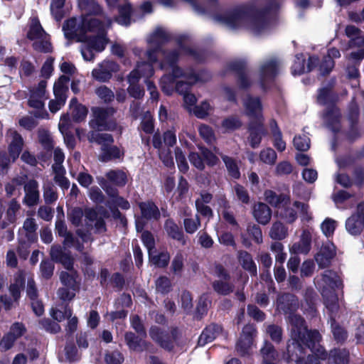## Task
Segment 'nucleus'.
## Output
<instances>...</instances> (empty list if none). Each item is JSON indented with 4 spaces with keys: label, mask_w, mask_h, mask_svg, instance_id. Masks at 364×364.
Segmentation results:
<instances>
[{
    "label": "nucleus",
    "mask_w": 364,
    "mask_h": 364,
    "mask_svg": "<svg viewBox=\"0 0 364 364\" xmlns=\"http://www.w3.org/2000/svg\"><path fill=\"white\" fill-rule=\"evenodd\" d=\"M88 137L90 141L100 144L102 146L101 149L105 146L112 144L114 142L112 136L107 133H98L92 131L90 132Z\"/></svg>",
    "instance_id": "obj_43"
},
{
    "label": "nucleus",
    "mask_w": 364,
    "mask_h": 364,
    "mask_svg": "<svg viewBox=\"0 0 364 364\" xmlns=\"http://www.w3.org/2000/svg\"><path fill=\"white\" fill-rule=\"evenodd\" d=\"M93 118L90 121L89 124L92 129L97 131L109 129L107 122L109 114L108 111L101 107L92 108Z\"/></svg>",
    "instance_id": "obj_22"
},
{
    "label": "nucleus",
    "mask_w": 364,
    "mask_h": 364,
    "mask_svg": "<svg viewBox=\"0 0 364 364\" xmlns=\"http://www.w3.org/2000/svg\"><path fill=\"white\" fill-rule=\"evenodd\" d=\"M243 105L245 113L251 118V121L264 120L262 105L259 97H254L248 95L243 100Z\"/></svg>",
    "instance_id": "obj_19"
},
{
    "label": "nucleus",
    "mask_w": 364,
    "mask_h": 364,
    "mask_svg": "<svg viewBox=\"0 0 364 364\" xmlns=\"http://www.w3.org/2000/svg\"><path fill=\"white\" fill-rule=\"evenodd\" d=\"M335 255L336 247L331 242L328 241L322 245L319 252L315 256V260L320 268H325L330 264Z\"/></svg>",
    "instance_id": "obj_24"
},
{
    "label": "nucleus",
    "mask_w": 364,
    "mask_h": 364,
    "mask_svg": "<svg viewBox=\"0 0 364 364\" xmlns=\"http://www.w3.org/2000/svg\"><path fill=\"white\" fill-rule=\"evenodd\" d=\"M364 227V202L358 205L357 213L346 221V229L352 235H359Z\"/></svg>",
    "instance_id": "obj_16"
},
{
    "label": "nucleus",
    "mask_w": 364,
    "mask_h": 364,
    "mask_svg": "<svg viewBox=\"0 0 364 364\" xmlns=\"http://www.w3.org/2000/svg\"><path fill=\"white\" fill-rule=\"evenodd\" d=\"M91 23L93 24L92 27L94 28L90 30V31L95 32L97 33V35L89 36H86V38L83 42H85L89 45L90 47H91L95 52H102L104 50L107 43L106 30L109 26H110L112 20L108 17L105 18L103 21L97 18L92 20Z\"/></svg>",
    "instance_id": "obj_9"
},
{
    "label": "nucleus",
    "mask_w": 364,
    "mask_h": 364,
    "mask_svg": "<svg viewBox=\"0 0 364 364\" xmlns=\"http://www.w3.org/2000/svg\"><path fill=\"white\" fill-rule=\"evenodd\" d=\"M222 331V327L218 324H210L207 326L200 334L198 345L204 346L208 343L212 342L219 335Z\"/></svg>",
    "instance_id": "obj_34"
},
{
    "label": "nucleus",
    "mask_w": 364,
    "mask_h": 364,
    "mask_svg": "<svg viewBox=\"0 0 364 364\" xmlns=\"http://www.w3.org/2000/svg\"><path fill=\"white\" fill-rule=\"evenodd\" d=\"M139 208L142 217L146 220H156L160 218L159 208L151 201L140 203Z\"/></svg>",
    "instance_id": "obj_38"
},
{
    "label": "nucleus",
    "mask_w": 364,
    "mask_h": 364,
    "mask_svg": "<svg viewBox=\"0 0 364 364\" xmlns=\"http://www.w3.org/2000/svg\"><path fill=\"white\" fill-rule=\"evenodd\" d=\"M107 179L118 186H124L127 181L126 173L121 170H112L106 173Z\"/></svg>",
    "instance_id": "obj_48"
},
{
    "label": "nucleus",
    "mask_w": 364,
    "mask_h": 364,
    "mask_svg": "<svg viewBox=\"0 0 364 364\" xmlns=\"http://www.w3.org/2000/svg\"><path fill=\"white\" fill-rule=\"evenodd\" d=\"M359 109L358 106L355 102H352L349 106L348 119L350 124V129L347 134V138L350 141L357 139L360 135V130L358 127V118Z\"/></svg>",
    "instance_id": "obj_21"
},
{
    "label": "nucleus",
    "mask_w": 364,
    "mask_h": 364,
    "mask_svg": "<svg viewBox=\"0 0 364 364\" xmlns=\"http://www.w3.org/2000/svg\"><path fill=\"white\" fill-rule=\"evenodd\" d=\"M151 261L159 267H165L168 265L170 260V255L168 252H161L156 255H149Z\"/></svg>",
    "instance_id": "obj_53"
},
{
    "label": "nucleus",
    "mask_w": 364,
    "mask_h": 364,
    "mask_svg": "<svg viewBox=\"0 0 364 364\" xmlns=\"http://www.w3.org/2000/svg\"><path fill=\"white\" fill-rule=\"evenodd\" d=\"M47 81L41 80L36 86L30 89L28 105L36 109L33 115L37 118H45L48 114L45 109V100L48 99L46 95Z\"/></svg>",
    "instance_id": "obj_11"
},
{
    "label": "nucleus",
    "mask_w": 364,
    "mask_h": 364,
    "mask_svg": "<svg viewBox=\"0 0 364 364\" xmlns=\"http://www.w3.org/2000/svg\"><path fill=\"white\" fill-rule=\"evenodd\" d=\"M121 156L122 153L120 149L117 146L111 144L105 146L102 149L100 160L103 162H107L112 159H119Z\"/></svg>",
    "instance_id": "obj_47"
},
{
    "label": "nucleus",
    "mask_w": 364,
    "mask_h": 364,
    "mask_svg": "<svg viewBox=\"0 0 364 364\" xmlns=\"http://www.w3.org/2000/svg\"><path fill=\"white\" fill-rule=\"evenodd\" d=\"M156 291L162 294L168 293L171 289L170 279L165 276L160 277L156 281Z\"/></svg>",
    "instance_id": "obj_58"
},
{
    "label": "nucleus",
    "mask_w": 364,
    "mask_h": 364,
    "mask_svg": "<svg viewBox=\"0 0 364 364\" xmlns=\"http://www.w3.org/2000/svg\"><path fill=\"white\" fill-rule=\"evenodd\" d=\"M237 259L244 269L249 272L251 275H257V266L252 255L247 251L237 252Z\"/></svg>",
    "instance_id": "obj_37"
},
{
    "label": "nucleus",
    "mask_w": 364,
    "mask_h": 364,
    "mask_svg": "<svg viewBox=\"0 0 364 364\" xmlns=\"http://www.w3.org/2000/svg\"><path fill=\"white\" fill-rule=\"evenodd\" d=\"M185 230L188 234L195 233L200 226V220L198 215L194 218H187L183 220Z\"/></svg>",
    "instance_id": "obj_51"
},
{
    "label": "nucleus",
    "mask_w": 364,
    "mask_h": 364,
    "mask_svg": "<svg viewBox=\"0 0 364 364\" xmlns=\"http://www.w3.org/2000/svg\"><path fill=\"white\" fill-rule=\"evenodd\" d=\"M279 71V62L276 58H270L264 60L259 67V84L265 90L267 85L272 82Z\"/></svg>",
    "instance_id": "obj_13"
},
{
    "label": "nucleus",
    "mask_w": 364,
    "mask_h": 364,
    "mask_svg": "<svg viewBox=\"0 0 364 364\" xmlns=\"http://www.w3.org/2000/svg\"><path fill=\"white\" fill-rule=\"evenodd\" d=\"M311 247V232L309 229H304L301 235L300 240L294 243L290 247L291 254H304L309 252Z\"/></svg>",
    "instance_id": "obj_25"
},
{
    "label": "nucleus",
    "mask_w": 364,
    "mask_h": 364,
    "mask_svg": "<svg viewBox=\"0 0 364 364\" xmlns=\"http://www.w3.org/2000/svg\"><path fill=\"white\" fill-rule=\"evenodd\" d=\"M95 94L105 102H109L114 97V92L105 85L97 87L95 90Z\"/></svg>",
    "instance_id": "obj_63"
},
{
    "label": "nucleus",
    "mask_w": 364,
    "mask_h": 364,
    "mask_svg": "<svg viewBox=\"0 0 364 364\" xmlns=\"http://www.w3.org/2000/svg\"><path fill=\"white\" fill-rule=\"evenodd\" d=\"M314 282L323 297L324 304L327 309L332 312L337 311L338 299L336 291L343 286L342 280L338 272L327 269L321 274L320 277L315 278Z\"/></svg>",
    "instance_id": "obj_5"
},
{
    "label": "nucleus",
    "mask_w": 364,
    "mask_h": 364,
    "mask_svg": "<svg viewBox=\"0 0 364 364\" xmlns=\"http://www.w3.org/2000/svg\"><path fill=\"white\" fill-rule=\"evenodd\" d=\"M277 307L284 314H289L290 338L287 342V355L293 359L295 350L301 351L304 346L309 347L314 351L322 353L323 349L318 345L321 335L317 330H308L305 320L294 314L299 308V301L296 296L289 293L279 294L277 299Z\"/></svg>",
    "instance_id": "obj_1"
},
{
    "label": "nucleus",
    "mask_w": 364,
    "mask_h": 364,
    "mask_svg": "<svg viewBox=\"0 0 364 364\" xmlns=\"http://www.w3.org/2000/svg\"><path fill=\"white\" fill-rule=\"evenodd\" d=\"M293 143L294 147L301 151H307L310 147V139L305 135L295 136L293 140Z\"/></svg>",
    "instance_id": "obj_61"
},
{
    "label": "nucleus",
    "mask_w": 364,
    "mask_h": 364,
    "mask_svg": "<svg viewBox=\"0 0 364 364\" xmlns=\"http://www.w3.org/2000/svg\"><path fill=\"white\" fill-rule=\"evenodd\" d=\"M227 69L233 72L237 77V83L240 88L247 89L251 85L250 75L246 69V62L238 59L230 61L227 65Z\"/></svg>",
    "instance_id": "obj_15"
},
{
    "label": "nucleus",
    "mask_w": 364,
    "mask_h": 364,
    "mask_svg": "<svg viewBox=\"0 0 364 364\" xmlns=\"http://www.w3.org/2000/svg\"><path fill=\"white\" fill-rule=\"evenodd\" d=\"M150 338L161 348L171 351L175 343L181 336V331L178 327H171L170 333L157 326H151L149 331Z\"/></svg>",
    "instance_id": "obj_10"
},
{
    "label": "nucleus",
    "mask_w": 364,
    "mask_h": 364,
    "mask_svg": "<svg viewBox=\"0 0 364 364\" xmlns=\"http://www.w3.org/2000/svg\"><path fill=\"white\" fill-rule=\"evenodd\" d=\"M143 338L133 332H127L124 335V340L129 350L136 352H142L148 349L150 343Z\"/></svg>",
    "instance_id": "obj_28"
},
{
    "label": "nucleus",
    "mask_w": 364,
    "mask_h": 364,
    "mask_svg": "<svg viewBox=\"0 0 364 364\" xmlns=\"http://www.w3.org/2000/svg\"><path fill=\"white\" fill-rule=\"evenodd\" d=\"M106 364H122L124 362V355L119 350L107 351L105 355Z\"/></svg>",
    "instance_id": "obj_57"
},
{
    "label": "nucleus",
    "mask_w": 364,
    "mask_h": 364,
    "mask_svg": "<svg viewBox=\"0 0 364 364\" xmlns=\"http://www.w3.org/2000/svg\"><path fill=\"white\" fill-rule=\"evenodd\" d=\"M84 215L86 230L81 228L77 229L76 233L82 242H87L91 240V234L89 230L90 228H92V223L98 218V215L97 212L93 209H86Z\"/></svg>",
    "instance_id": "obj_27"
},
{
    "label": "nucleus",
    "mask_w": 364,
    "mask_h": 364,
    "mask_svg": "<svg viewBox=\"0 0 364 364\" xmlns=\"http://www.w3.org/2000/svg\"><path fill=\"white\" fill-rule=\"evenodd\" d=\"M269 235L272 240H282L288 235V228L282 223L277 221L272 224Z\"/></svg>",
    "instance_id": "obj_45"
},
{
    "label": "nucleus",
    "mask_w": 364,
    "mask_h": 364,
    "mask_svg": "<svg viewBox=\"0 0 364 364\" xmlns=\"http://www.w3.org/2000/svg\"><path fill=\"white\" fill-rule=\"evenodd\" d=\"M190 36L188 34H182L176 38V43L179 51V56L181 54L189 55L193 60L198 63H202L207 59L208 52L203 50H198L192 48L188 46L190 41ZM172 39L171 34L166 29L158 27L147 38V43L149 46L148 50L144 53V56L148 58L151 61H159L158 53L162 55L164 60V52L171 51L173 49H163L162 46Z\"/></svg>",
    "instance_id": "obj_3"
},
{
    "label": "nucleus",
    "mask_w": 364,
    "mask_h": 364,
    "mask_svg": "<svg viewBox=\"0 0 364 364\" xmlns=\"http://www.w3.org/2000/svg\"><path fill=\"white\" fill-rule=\"evenodd\" d=\"M184 266V257L181 252H178L174 256L171 265V269L176 275H181Z\"/></svg>",
    "instance_id": "obj_56"
},
{
    "label": "nucleus",
    "mask_w": 364,
    "mask_h": 364,
    "mask_svg": "<svg viewBox=\"0 0 364 364\" xmlns=\"http://www.w3.org/2000/svg\"><path fill=\"white\" fill-rule=\"evenodd\" d=\"M38 225L34 218H28L25 220L23 225V229L26 232V237L30 242H34L36 239V230Z\"/></svg>",
    "instance_id": "obj_50"
},
{
    "label": "nucleus",
    "mask_w": 364,
    "mask_h": 364,
    "mask_svg": "<svg viewBox=\"0 0 364 364\" xmlns=\"http://www.w3.org/2000/svg\"><path fill=\"white\" fill-rule=\"evenodd\" d=\"M80 9L88 14L100 15L102 9L95 0H78Z\"/></svg>",
    "instance_id": "obj_46"
},
{
    "label": "nucleus",
    "mask_w": 364,
    "mask_h": 364,
    "mask_svg": "<svg viewBox=\"0 0 364 364\" xmlns=\"http://www.w3.org/2000/svg\"><path fill=\"white\" fill-rule=\"evenodd\" d=\"M65 359L68 362H75L80 360V354L75 344L68 342L64 348Z\"/></svg>",
    "instance_id": "obj_52"
},
{
    "label": "nucleus",
    "mask_w": 364,
    "mask_h": 364,
    "mask_svg": "<svg viewBox=\"0 0 364 364\" xmlns=\"http://www.w3.org/2000/svg\"><path fill=\"white\" fill-rule=\"evenodd\" d=\"M164 230L172 239L177 240L182 245L186 244V240L182 229L172 219H167L165 221Z\"/></svg>",
    "instance_id": "obj_30"
},
{
    "label": "nucleus",
    "mask_w": 364,
    "mask_h": 364,
    "mask_svg": "<svg viewBox=\"0 0 364 364\" xmlns=\"http://www.w3.org/2000/svg\"><path fill=\"white\" fill-rule=\"evenodd\" d=\"M41 328L51 333H56L60 331V325L49 318H43L39 321Z\"/></svg>",
    "instance_id": "obj_62"
},
{
    "label": "nucleus",
    "mask_w": 364,
    "mask_h": 364,
    "mask_svg": "<svg viewBox=\"0 0 364 364\" xmlns=\"http://www.w3.org/2000/svg\"><path fill=\"white\" fill-rule=\"evenodd\" d=\"M70 77L61 75L53 85V95L55 98L48 103L49 110L52 113L59 111L65 105L68 98V83Z\"/></svg>",
    "instance_id": "obj_12"
},
{
    "label": "nucleus",
    "mask_w": 364,
    "mask_h": 364,
    "mask_svg": "<svg viewBox=\"0 0 364 364\" xmlns=\"http://www.w3.org/2000/svg\"><path fill=\"white\" fill-rule=\"evenodd\" d=\"M264 120L251 121L249 124V141L251 146L255 149L259 146L262 136L265 134L263 124Z\"/></svg>",
    "instance_id": "obj_26"
},
{
    "label": "nucleus",
    "mask_w": 364,
    "mask_h": 364,
    "mask_svg": "<svg viewBox=\"0 0 364 364\" xmlns=\"http://www.w3.org/2000/svg\"><path fill=\"white\" fill-rule=\"evenodd\" d=\"M277 159V153L272 148H267L260 151L259 159L266 164L274 165Z\"/></svg>",
    "instance_id": "obj_55"
},
{
    "label": "nucleus",
    "mask_w": 364,
    "mask_h": 364,
    "mask_svg": "<svg viewBox=\"0 0 364 364\" xmlns=\"http://www.w3.org/2000/svg\"><path fill=\"white\" fill-rule=\"evenodd\" d=\"M50 255L53 261L61 263L67 269H69L73 265L70 257L64 252L63 247L60 245L51 246Z\"/></svg>",
    "instance_id": "obj_32"
},
{
    "label": "nucleus",
    "mask_w": 364,
    "mask_h": 364,
    "mask_svg": "<svg viewBox=\"0 0 364 364\" xmlns=\"http://www.w3.org/2000/svg\"><path fill=\"white\" fill-rule=\"evenodd\" d=\"M253 215L259 223L264 225L271 220L272 210L265 203H258L253 208Z\"/></svg>",
    "instance_id": "obj_33"
},
{
    "label": "nucleus",
    "mask_w": 364,
    "mask_h": 364,
    "mask_svg": "<svg viewBox=\"0 0 364 364\" xmlns=\"http://www.w3.org/2000/svg\"><path fill=\"white\" fill-rule=\"evenodd\" d=\"M336 311H330V322L331 333L333 334L334 340L338 343H344L348 338V332L346 330L341 326L339 323L336 321L334 314Z\"/></svg>",
    "instance_id": "obj_36"
},
{
    "label": "nucleus",
    "mask_w": 364,
    "mask_h": 364,
    "mask_svg": "<svg viewBox=\"0 0 364 364\" xmlns=\"http://www.w3.org/2000/svg\"><path fill=\"white\" fill-rule=\"evenodd\" d=\"M304 56L302 53H298L295 55V60L291 67V73L294 75H301L306 70L311 72L318 64V58L316 56H310L306 68L304 65Z\"/></svg>",
    "instance_id": "obj_23"
},
{
    "label": "nucleus",
    "mask_w": 364,
    "mask_h": 364,
    "mask_svg": "<svg viewBox=\"0 0 364 364\" xmlns=\"http://www.w3.org/2000/svg\"><path fill=\"white\" fill-rule=\"evenodd\" d=\"M213 289L222 295H228L234 289V286L223 281H215L213 284Z\"/></svg>",
    "instance_id": "obj_59"
},
{
    "label": "nucleus",
    "mask_w": 364,
    "mask_h": 364,
    "mask_svg": "<svg viewBox=\"0 0 364 364\" xmlns=\"http://www.w3.org/2000/svg\"><path fill=\"white\" fill-rule=\"evenodd\" d=\"M28 26L27 38L33 41V47L34 50L43 53L51 52L52 46L49 35L43 28L38 18L35 16L31 17Z\"/></svg>",
    "instance_id": "obj_8"
},
{
    "label": "nucleus",
    "mask_w": 364,
    "mask_h": 364,
    "mask_svg": "<svg viewBox=\"0 0 364 364\" xmlns=\"http://www.w3.org/2000/svg\"><path fill=\"white\" fill-rule=\"evenodd\" d=\"M336 220L329 218L325 219L321 223V229L326 237H329L333 234L336 228Z\"/></svg>",
    "instance_id": "obj_64"
},
{
    "label": "nucleus",
    "mask_w": 364,
    "mask_h": 364,
    "mask_svg": "<svg viewBox=\"0 0 364 364\" xmlns=\"http://www.w3.org/2000/svg\"><path fill=\"white\" fill-rule=\"evenodd\" d=\"M21 209V204L16 198L11 199L7 205V208L3 222L1 223V228L4 229L9 225L16 223L17 220V213Z\"/></svg>",
    "instance_id": "obj_29"
},
{
    "label": "nucleus",
    "mask_w": 364,
    "mask_h": 364,
    "mask_svg": "<svg viewBox=\"0 0 364 364\" xmlns=\"http://www.w3.org/2000/svg\"><path fill=\"white\" fill-rule=\"evenodd\" d=\"M321 339L318 342L323 352L314 351L309 347L304 346L300 352L295 350V357L291 359L288 355V363L295 361L296 364H348L349 352L345 349L334 348L331 350L328 357L324 348L320 344Z\"/></svg>",
    "instance_id": "obj_4"
},
{
    "label": "nucleus",
    "mask_w": 364,
    "mask_h": 364,
    "mask_svg": "<svg viewBox=\"0 0 364 364\" xmlns=\"http://www.w3.org/2000/svg\"><path fill=\"white\" fill-rule=\"evenodd\" d=\"M146 58L147 61H138L135 69L132 70L136 72L139 80L141 77L149 78L154 73L153 65L158 63V61H151L148 58Z\"/></svg>",
    "instance_id": "obj_40"
},
{
    "label": "nucleus",
    "mask_w": 364,
    "mask_h": 364,
    "mask_svg": "<svg viewBox=\"0 0 364 364\" xmlns=\"http://www.w3.org/2000/svg\"><path fill=\"white\" fill-rule=\"evenodd\" d=\"M68 272H62L60 276L61 283L64 287H67L73 290H79L80 280L78 274L73 269V265Z\"/></svg>",
    "instance_id": "obj_35"
},
{
    "label": "nucleus",
    "mask_w": 364,
    "mask_h": 364,
    "mask_svg": "<svg viewBox=\"0 0 364 364\" xmlns=\"http://www.w3.org/2000/svg\"><path fill=\"white\" fill-rule=\"evenodd\" d=\"M269 129L273 136V145L278 151H283L286 149V143L282 139V133L277 122L272 119L269 122Z\"/></svg>",
    "instance_id": "obj_39"
},
{
    "label": "nucleus",
    "mask_w": 364,
    "mask_h": 364,
    "mask_svg": "<svg viewBox=\"0 0 364 364\" xmlns=\"http://www.w3.org/2000/svg\"><path fill=\"white\" fill-rule=\"evenodd\" d=\"M336 96L331 92L328 87H323L319 90L317 100L323 105H328L323 114V120L326 127L334 134L339 132L341 112L337 107L333 105Z\"/></svg>",
    "instance_id": "obj_6"
},
{
    "label": "nucleus",
    "mask_w": 364,
    "mask_h": 364,
    "mask_svg": "<svg viewBox=\"0 0 364 364\" xmlns=\"http://www.w3.org/2000/svg\"><path fill=\"white\" fill-rule=\"evenodd\" d=\"M65 0H52L50 9L53 17L57 21H60L65 16Z\"/></svg>",
    "instance_id": "obj_49"
},
{
    "label": "nucleus",
    "mask_w": 364,
    "mask_h": 364,
    "mask_svg": "<svg viewBox=\"0 0 364 364\" xmlns=\"http://www.w3.org/2000/svg\"><path fill=\"white\" fill-rule=\"evenodd\" d=\"M264 198L266 201L271 205L277 208L282 206V204L289 200V196L286 194H277L271 190H267L264 192Z\"/></svg>",
    "instance_id": "obj_41"
},
{
    "label": "nucleus",
    "mask_w": 364,
    "mask_h": 364,
    "mask_svg": "<svg viewBox=\"0 0 364 364\" xmlns=\"http://www.w3.org/2000/svg\"><path fill=\"white\" fill-rule=\"evenodd\" d=\"M308 205L295 201L291 204L290 200L282 204V206L277 210V215L285 220L288 223H294L297 218V213L296 209L299 210L303 215H306L308 212Z\"/></svg>",
    "instance_id": "obj_14"
},
{
    "label": "nucleus",
    "mask_w": 364,
    "mask_h": 364,
    "mask_svg": "<svg viewBox=\"0 0 364 364\" xmlns=\"http://www.w3.org/2000/svg\"><path fill=\"white\" fill-rule=\"evenodd\" d=\"M38 140L43 147L47 150L50 151L53 149L54 144L52 137L49 132L46 130H41L38 132Z\"/></svg>",
    "instance_id": "obj_60"
},
{
    "label": "nucleus",
    "mask_w": 364,
    "mask_h": 364,
    "mask_svg": "<svg viewBox=\"0 0 364 364\" xmlns=\"http://www.w3.org/2000/svg\"><path fill=\"white\" fill-rule=\"evenodd\" d=\"M55 230L59 236L64 237V245L68 247H74L79 252H82L83 244L76 238L73 233L68 232L67 225L60 218L55 222Z\"/></svg>",
    "instance_id": "obj_17"
},
{
    "label": "nucleus",
    "mask_w": 364,
    "mask_h": 364,
    "mask_svg": "<svg viewBox=\"0 0 364 364\" xmlns=\"http://www.w3.org/2000/svg\"><path fill=\"white\" fill-rule=\"evenodd\" d=\"M179 51L175 49L164 52V60L159 62V68L163 70H170L160 80L162 91L171 95L174 91L180 95L189 92L191 87L197 82H205L211 78L210 73L205 70L196 71L193 67L182 68L178 65Z\"/></svg>",
    "instance_id": "obj_2"
},
{
    "label": "nucleus",
    "mask_w": 364,
    "mask_h": 364,
    "mask_svg": "<svg viewBox=\"0 0 364 364\" xmlns=\"http://www.w3.org/2000/svg\"><path fill=\"white\" fill-rule=\"evenodd\" d=\"M139 76L136 71H132L127 76V82L129 84L127 92L129 95L135 99H140L144 95V88L139 85Z\"/></svg>",
    "instance_id": "obj_31"
},
{
    "label": "nucleus",
    "mask_w": 364,
    "mask_h": 364,
    "mask_svg": "<svg viewBox=\"0 0 364 364\" xmlns=\"http://www.w3.org/2000/svg\"><path fill=\"white\" fill-rule=\"evenodd\" d=\"M229 174L234 178H239L240 173L236 162L228 156H221Z\"/></svg>",
    "instance_id": "obj_54"
},
{
    "label": "nucleus",
    "mask_w": 364,
    "mask_h": 364,
    "mask_svg": "<svg viewBox=\"0 0 364 364\" xmlns=\"http://www.w3.org/2000/svg\"><path fill=\"white\" fill-rule=\"evenodd\" d=\"M132 7L129 3H125L119 6V16L115 18L117 23L122 26H128L131 24Z\"/></svg>",
    "instance_id": "obj_44"
},
{
    "label": "nucleus",
    "mask_w": 364,
    "mask_h": 364,
    "mask_svg": "<svg viewBox=\"0 0 364 364\" xmlns=\"http://www.w3.org/2000/svg\"><path fill=\"white\" fill-rule=\"evenodd\" d=\"M70 107L73 109L72 117L74 122H80L86 118L88 110L85 106L78 104L76 98L70 100Z\"/></svg>",
    "instance_id": "obj_42"
},
{
    "label": "nucleus",
    "mask_w": 364,
    "mask_h": 364,
    "mask_svg": "<svg viewBox=\"0 0 364 364\" xmlns=\"http://www.w3.org/2000/svg\"><path fill=\"white\" fill-rule=\"evenodd\" d=\"M25 196L23 198V203L28 207L36 205L40 199L38 183L36 180H28L23 186Z\"/></svg>",
    "instance_id": "obj_20"
},
{
    "label": "nucleus",
    "mask_w": 364,
    "mask_h": 364,
    "mask_svg": "<svg viewBox=\"0 0 364 364\" xmlns=\"http://www.w3.org/2000/svg\"><path fill=\"white\" fill-rule=\"evenodd\" d=\"M119 65L112 60H104L95 68L92 75L93 78L100 82H107L112 76L113 73L117 72Z\"/></svg>",
    "instance_id": "obj_18"
},
{
    "label": "nucleus",
    "mask_w": 364,
    "mask_h": 364,
    "mask_svg": "<svg viewBox=\"0 0 364 364\" xmlns=\"http://www.w3.org/2000/svg\"><path fill=\"white\" fill-rule=\"evenodd\" d=\"M96 18L89 16L81 18H72L66 21L63 26L64 35L68 39H77L78 41H84L87 32L93 29L91 21Z\"/></svg>",
    "instance_id": "obj_7"
}]
</instances>
